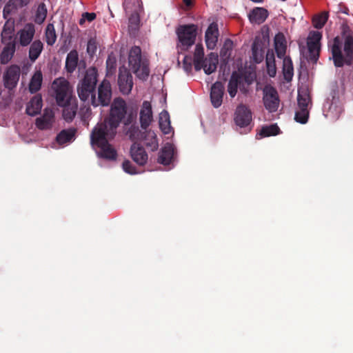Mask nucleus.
<instances>
[{"instance_id": "nucleus-6", "label": "nucleus", "mask_w": 353, "mask_h": 353, "mask_svg": "<svg viewBox=\"0 0 353 353\" xmlns=\"http://www.w3.org/2000/svg\"><path fill=\"white\" fill-rule=\"evenodd\" d=\"M98 71L95 67H90L85 71L83 79L77 85V92L81 101H86L95 93L97 83Z\"/></svg>"}, {"instance_id": "nucleus-19", "label": "nucleus", "mask_w": 353, "mask_h": 353, "mask_svg": "<svg viewBox=\"0 0 353 353\" xmlns=\"http://www.w3.org/2000/svg\"><path fill=\"white\" fill-rule=\"evenodd\" d=\"M219 63L218 55L210 52L199 64L201 69H203L207 74H210L216 71Z\"/></svg>"}, {"instance_id": "nucleus-38", "label": "nucleus", "mask_w": 353, "mask_h": 353, "mask_svg": "<svg viewBox=\"0 0 353 353\" xmlns=\"http://www.w3.org/2000/svg\"><path fill=\"white\" fill-rule=\"evenodd\" d=\"M142 139L145 141L146 146L150 148L152 151L157 150L159 145L154 132L151 130L147 131L144 133Z\"/></svg>"}, {"instance_id": "nucleus-51", "label": "nucleus", "mask_w": 353, "mask_h": 353, "mask_svg": "<svg viewBox=\"0 0 353 353\" xmlns=\"http://www.w3.org/2000/svg\"><path fill=\"white\" fill-rule=\"evenodd\" d=\"M97 50L96 42L93 39H90L87 45V52L89 54L93 55Z\"/></svg>"}, {"instance_id": "nucleus-31", "label": "nucleus", "mask_w": 353, "mask_h": 353, "mask_svg": "<svg viewBox=\"0 0 353 353\" xmlns=\"http://www.w3.org/2000/svg\"><path fill=\"white\" fill-rule=\"evenodd\" d=\"M281 132L280 128L276 123L269 125H264L261 128L259 133L256 134V138H263L270 136H276Z\"/></svg>"}, {"instance_id": "nucleus-32", "label": "nucleus", "mask_w": 353, "mask_h": 353, "mask_svg": "<svg viewBox=\"0 0 353 353\" xmlns=\"http://www.w3.org/2000/svg\"><path fill=\"white\" fill-rule=\"evenodd\" d=\"M75 133V128L63 130L57 134L56 140L60 145L70 142L74 138Z\"/></svg>"}, {"instance_id": "nucleus-18", "label": "nucleus", "mask_w": 353, "mask_h": 353, "mask_svg": "<svg viewBox=\"0 0 353 353\" xmlns=\"http://www.w3.org/2000/svg\"><path fill=\"white\" fill-rule=\"evenodd\" d=\"M54 117L52 110L45 109L43 115L36 119L37 128L41 130L50 129L54 121Z\"/></svg>"}, {"instance_id": "nucleus-28", "label": "nucleus", "mask_w": 353, "mask_h": 353, "mask_svg": "<svg viewBox=\"0 0 353 353\" xmlns=\"http://www.w3.org/2000/svg\"><path fill=\"white\" fill-rule=\"evenodd\" d=\"M5 46L0 54V62L1 64H7L13 57L16 50V42H8L4 43Z\"/></svg>"}, {"instance_id": "nucleus-34", "label": "nucleus", "mask_w": 353, "mask_h": 353, "mask_svg": "<svg viewBox=\"0 0 353 353\" xmlns=\"http://www.w3.org/2000/svg\"><path fill=\"white\" fill-rule=\"evenodd\" d=\"M283 61V74L285 80L288 82L292 81L294 75V67L291 58L285 57Z\"/></svg>"}, {"instance_id": "nucleus-35", "label": "nucleus", "mask_w": 353, "mask_h": 353, "mask_svg": "<svg viewBox=\"0 0 353 353\" xmlns=\"http://www.w3.org/2000/svg\"><path fill=\"white\" fill-rule=\"evenodd\" d=\"M43 49V44L40 40L34 41L29 49V59L31 61L34 62L40 56Z\"/></svg>"}, {"instance_id": "nucleus-44", "label": "nucleus", "mask_w": 353, "mask_h": 353, "mask_svg": "<svg viewBox=\"0 0 353 353\" xmlns=\"http://www.w3.org/2000/svg\"><path fill=\"white\" fill-rule=\"evenodd\" d=\"M310 101V97L309 94L306 92L301 93L299 92L297 96V102L299 108L307 109L308 104Z\"/></svg>"}, {"instance_id": "nucleus-41", "label": "nucleus", "mask_w": 353, "mask_h": 353, "mask_svg": "<svg viewBox=\"0 0 353 353\" xmlns=\"http://www.w3.org/2000/svg\"><path fill=\"white\" fill-rule=\"evenodd\" d=\"M46 41L48 46L54 44L57 40V34L54 26L52 23H48L46 28L45 32Z\"/></svg>"}, {"instance_id": "nucleus-22", "label": "nucleus", "mask_w": 353, "mask_h": 353, "mask_svg": "<svg viewBox=\"0 0 353 353\" xmlns=\"http://www.w3.org/2000/svg\"><path fill=\"white\" fill-rule=\"evenodd\" d=\"M30 0H9L3 10V17L8 19L12 13H16L19 8L27 6Z\"/></svg>"}, {"instance_id": "nucleus-26", "label": "nucleus", "mask_w": 353, "mask_h": 353, "mask_svg": "<svg viewBox=\"0 0 353 353\" xmlns=\"http://www.w3.org/2000/svg\"><path fill=\"white\" fill-rule=\"evenodd\" d=\"M274 48L278 58L283 59L286 52V40L282 32H279L274 37Z\"/></svg>"}, {"instance_id": "nucleus-5", "label": "nucleus", "mask_w": 353, "mask_h": 353, "mask_svg": "<svg viewBox=\"0 0 353 353\" xmlns=\"http://www.w3.org/2000/svg\"><path fill=\"white\" fill-rule=\"evenodd\" d=\"M128 64L137 78L143 81L148 79L150 74L149 61L145 57L142 56L139 46H134L130 50Z\"/></svg>"}, {"instance_id": "nucleus-23", "label": "nucleus", "mask_w": 353, "mask_h": 353, "mask_svg": "<svg viewBox=\"0 0 353 353\" xmlns=\"http://www.w3.org/2000/svg\"><path fill=\"white\" fill-rule=\"evenodd\" d=\"M174 149L172 144L167 143L161 148L159 153L157 162L164 165H168L171 163Z\"/></svg>"}, {"instance_id": "nucleus-47", "label": "nucleus", "mask_w": 353, "mask_h": 353, "mask_svg": "<svg viewBox=\"0 0 353 353\" xmlns=\"http://www.w3.org/2000/svg\"><path fill=\"white\" fill-rule=\"evenodd\" d=\"M122 167L123 170L130 174H136L138 173L136 167L129 160L124 161Z\"/></svg>"}, {"instance_id": "nucleus-53", "label": "nucleus", "mask_w": 353, "mask_h": 353, "mask_svg": "<svg viewBox=\"0 0 353 353\" xmlns=\"http://www.w3.org/2000/svg\"><path fill=\"white\" fill-rule=\"evenodd\" d=\"M183 3L188 7L192 5V0H183Z\"/></svg>"}, {"instance_id": "nucleus-16", "label": "nucleus", "mask_w": 353, "mask_h": 353, "mask_svg": "<svg viewBox=\"0 0 353 353\" xmlns=\"http://www.w3.org/2000/svg\"><path fill=\"white\" fill-rule=\"evenodd\" d=\"M139 114L141 126L142 129L146 130L153 119L152 105L149 101L143 102Z\"/></svg>"}, {"instance_id": "nucleus-49", "label": "nucleus", "mask_w": 353, "mask_h": 353, "mask_svg": "<svg viewBox=\"0 0 353 353\" xmlns=\"http://www.w3.org/2000/svg\"><path fill=\"white\" fill-rule=\"evenodd\" d=\"M137 119V112L131 111L127 114L126 118L123 119L124 125L127 126L132 124L133 122L136 121Z\"/></svg>"}, {"instance_id": "nucleus-3", "label": "nucleus", "mask_w": 353, "mask_h": 353, "mask_svg": "<svg viewBox=\"0 0 353 353\" xmlns=\"http://www.w3.org/2000/svg\"><path fill=\"white\" fill-rule=\"evenodd\" d=\"M343 35L344 36L343 51L345 56L342 53V41L339 37H336L333 39L330 48L334 65L337 68H341L344 64L350 65L353 63V37L351 34H346L345 30H343Z\"/></svg>"}, {"instance_id": "nucleus-33", "label": "nucleus", "mask_w": 353, "mask_h": 353, "mask_svg": "<svg viewBox=\"0 0 353 353\" xmlns=\"http://www.w3.org/2000/svg\"><path fill=\"white\" fill-rule=\"evenodd\" d=\"M267 72L270 77H275L276 67L275 63L274 54L272 50H268L265 57Z\"/></svg>"}, {"instance_id": "nucleus-25", "label": "nucleus", "mask_w": 353, "mask_h": 353, "mask_svg": "<svg viewBox=\"0 0 353 353\" xmlns=\"http://www.w3.org/2000/svg\"><path fill=\"white\" fill-rule=\"evenodd\" d=\"M43 101L40 94L34 96L26 105V113L30 116H35L40 113Z\"/></svg>"}, {"instance_id": "nucleus-1", "label": "nucleus", "mask_w": 353, "mask_h": 353, "mask_svg": "<svg viewBox=\"0 0 353 353\" xmlns=\"http://www.w3.org/2000/svg\"><path fill=\"white\" fill-rule=\"evenodd\" d=\"M52 88L55 92L57 105L63 108V119L68 122L72 121L77 114L78 105L76 99L69 91L68 82L64 79H55Z\"/></svg>"}, {"instance_id": "nucleus-24", "label": "nucleus", "mask_w": 353, "mask_h": 353, "mask_svg": "<svg viewBox=\"0 0 353 353\" xmlns=\"http://www.w3.org/2000/svg\"><path fill=\"white\" fill-rule=\"evenodd\" d=\"M14 21L12 19H7L1 32V42L7 43L8 42H15L14 38Z\"/></svg>"}, {"instance_id": "nucleus-11", "label": "nucleus", "mask_w": 353, "mask_h": 353, "mask_svg": "<svg viewBox=\"0 0 353 353\" xmlns=\"http://www.w3.org/2000/svg\"><path fill=\"white\" fill-rule=\"evenodd\" d=\"M263 103L270 112H274L279 105V97L276 90L272 87H265L263 90Z\"/></svg>"}, {"instance_id": "nucleus-46", "label": "nucleus", "mask_w": 353, "mask_h": 353, "mask_svg": "<svg viewBox=\"0 0 353 353\" xmlns=\"http://www.w3.org/2000/svg\"><path fill=\"white\" fill-rule=\"evenodd\" d=\"M328 19L327 14H322L320 15L315 16L312 19V24L316 29L322 28L326 23Z\"/></svg>"}, {"instance_id": "nucleus-52", "label": "nucleus", "mask_w": 353, "mask_h": 353, "mask_svg": "<svg viewBox=\"0 0 353 353\" xmlns=\"http://www.w3.org/2000/svg\"><path fill=\"white\" fill-rule=\"evenodd\" d=\"M84 16L87 19L88 21H92L96 18V14L94 12H85Z\"/></svg>"}, {"instance_id": "nucleus-21", "label": "nucleus", "mask_w": 353, "mask_h": 353, "mask_svg": "<svg viewBox=\"0 0 353 353\" xmlns=\"http://www.w3.org/2000/svg\"><path fill=\"white\" fill-rule=\"evenodd\" d=\"M269 15L268 11L261 7H256L251 10L248 14V19L251 23L261 24Z\"/></svg>"}, {"instance_id": "nucleus-39", "label": "nucleus", "mask_w": 353, "mask_h": 353, "mask_svg": "<svg viewBox=\"0 0 353 353\" xmlns=\"http://www.w3.org/2000/svg\"><path fill=\"white\" fill-rule=\"evenodd\" d=\"M204 50L201 45L197 44L195 47L194 53V69L196 71L201 70L200 63L204 59Z\"/></svg>"}, {"instance_id": "nucleus-30", "label": "nucleus", "mask_w": 353, "mask_h": 353, "mask_svg": "<svg viewBox=\"0 0 353 353\" xmlns=\"http://www.w3.org/2000/svg\"><path fill=\"white\" fill-rule=\"evenodd\" d=\"M159 127L162 132L168 134L173 132V129L170 125V114L168 111L163 110L159 114Z\"/></svg>"}, {"instance_id": "nucleus-15", "label": "nucleus", "mask_w": 353, "mask_h": 353, "mask_svg": "<svg viewBox=\"0 0 353 353\" xmlns=\"http://www.w3.org/2000/svg\"><path fill=\"white\" fill-rule=\"evenodd\" d=\"M130 156L132 160L139 165H144L148 159L144 148L137 143H134L130 148Z\"/></svg>"}, {"instance_id": "nucleus-50", "label": "nucleus", "mask_w": 353, "mask_h": 353, "mask_svg": "<svg viewBox=\"0 0 353 353\" xmlns=\"http://www.w3.org/2000/svg\"><path fill=\"white\" fill-rule=\"evenodd\" d=\"M192 59L190 57L185 56L183 60V68L187 73L192 71Z\"/></svg>"}, {"instance_id": "nucleus-42", "label": "nucleus", "mask_w": 353, "mask_h": 353, "mask_svg": "<svg viewBox=\"0 0 353 353\" xmlns=\"http://www.w3.org/2000/svg\"><path fill=\"white\" fill-rule=\"evenodd\" d=\"M126 134L132 141H137L143 139L144 133H142L138 125L132 124L126 132Z\"/></svg>"}, {"instance_id": "nucleus-17", "label": "nucleus", "mask_w": 353, "mask_h": 353, "mask_svg": "<svg viewBox=\"0 0 353 353\" xmlns=\"http://www.w3.org/2000/svg\"><path fill=\"white\" fill-rule=\"evenodd\" d=\"M35 34V28L32 23H27L23 29L17 32L19 39V43L21 46H28Z\"/></svg>"}, {"instance_id": "nucleus-8", "label": "nucleus", "mask_w": 353, "mask_h": 353, "mask_svg": "<svg viewBox=\"0 0 353 353\" xmlns=\"http://www.w3.org/2000/svg\"><path fill=\"white\" fill-rule=\"evenodd\" d=\"M322 34L319 31L310 32L307 39V46L308 50L307 59L310 61L316 63L319 57L321 50V40Z\"/></svg>"}, {"instance_id": "nucleus-43", "label": "nucleus", "mask_w": 353, "mask_h": 353, "mask_svg": "<svg viewBox=\"0 0 353 353\" xmlns=\"http://www.w3.org/2000/svg\"><path fill=\"white\" fill-rule=\"evenodd\" d=\"M117 68V59L114 57L109 55L106 60V76H112Z\"/></svg>"}, {"instance_id": "nucleus-2", "label": "nucleus", "mask_w": 353, "mask_h": 353, "mask_svg": "<svg viewBox=\"0 0 353 353\" xmlns=\"http://www.w3.org/2000/svg\"><path fill=\"white\" fill-rule=\"evenodd\" d=\"M126 114L125 101L121 98H117L111 105L109 115L104 119L103 122L97 123L94 128H101L102 130L108 132L107 134L110 137L116 136L117 128Z\"/></svg>"}, {"instance_id": "nucleus-27", "label": "nucleus", "mask_w": 353, "mask_h": 353, "mask_svg": "<svg viewBox=\"0 0 353 353\" xmlns=\"http://www.w3.org/2000/svg\"><path fill=\"white\" fill-rule=\"evenodd\" d=\"M79 53L77 50H71L66 57L65 69L69 74H72L79 63Z\"/></svg>"}, {"instance_id": "nucleus-40", "label": "nucleus", "mask_w": 353, "mask_h": 353, "mask_svg": "<svg viewBox=\"0 0 353 353\" xmlns=\"http://www.w3.org/2000/svg\"><path fill=\"white\" fill-rule=\"evenodd\" d=\"M47 12L46 5L44 3H39L34 16V22L37 24L43 23L46 18Z\"/></svg>"}, {"instance_id": "nucleus-14", "label": "nucleus", "mask_w": 353, "mask_h": 353, "mask_svg": "<svg viewBox=\"0 0 353 353\" xmlns=\"http://www.w3.org/2000/svg\"><path fill=\"white\" fill-rule=\"evenodd\" d=\"M225 87L222 82L216 81L210 89V101L214 108H219L223 103Z\"/></svg>"}, {"instance_id": "nucleus-7", "label": "nucleus", "mask_w": 353, "mask_h": 353, "mask_svg": "<svg viewBox=\"0 0 353 353\" xmlns=\"http://www.w3.org/2000/svg\"><path fill=\"white\" fill-rule=\"evenodd\" d=\"M198 28L195 24L180 25L176 30L178 38L177 48L186 51L194 44Z\"/></svg>"}, {"instance_id": "nucleus-37", "label": "nucleus", "mask_w": 353, "mask_h": 353, "mask_svg": "<svg viewBox=\"0 0 353 353\" xmlns=\"http://www.w3.org/2000/svg\"><path fill=\"white\" fill-rule=\"evenodd\" d=\"M43 75L41 71H37L32 77L29 83V91L34 94L38 92L41 87Z\"/></svg>"}, {"instance_id": "nucleus-13", "label": "nucleus", "mask_w": 353, "mask_h": 353, "mask_svg": "<svg viewBox=\"0 0 353 353\" xmlns=\"http://www.w3.org/2000/svg\"><path fill=\"white\" fill-rule=\"evenodd\" d=\"M234 119L236 125L241 128L246 127L252 121V112L245 105L240 104L236 107Z\"/></svg>"}, {"instance_id": "nucleus-10", "label": "nucleus", "mask_w": 353, "mask_h": 353, "mask_svg": "<svg viewBox=\"0 0 353 353\" xmlns=\"http://www.w3.org/2000/svg\"><path fill=\"white\" fill-rule=\"evenodd\" d=\"M117 83L119 91L123 94H129L134 85L133 77L125 66L119 68Z\"/></svg>"}, {"instance_id": "nucleus-45", "label": "nucleus", "mask_w": 353, "mask_h": 353, "mask_svg": "<svg viewBox=\"0 0 353 353\" xmlns=\"http://www.w3.org/2000/svg\"><path fill=\"white\" fill-rule=\"evenodd\" d=\"M308 117V109L299 108V110L296 111L295 113L294 119L296 120V122L305 124L307 122Z\"/></svg>"}, {"instance_id": "nucleus-9", "label": "nucleus", "mask_w": 353, "mask_h": 353, "mask_svg": "<svg viewBox=\"0 0 353 353\" xmlns=\"http://www.w3.org/2000/svg\"><path fill=\"white\" fill-rule=\"evenodd\" d=\"M112 98V88L109 81L103 79L98 87V98L95 94L92 96V105L94 107L108 106Z\"/></svg>"}, {"instance_id": "nucleus-4", "label": "nucleus", "mask_w": 353, "mask_h": 353, "mask_svg": "<svg viewBox=\"0 0 353 353\" xmlns=\"http://www.w3.org/2000/svg\"><path fill=\"white\" fill-rule=\"evenodd\" d=\"M101 128H93L90 134V143L92 146L99 148V155L103 159L108 160H116L117 152L116 150L109 143L115 136L110 137Z\"/></svg>"}, {"instance_id": "nucleus-36", "label": "nucleus", "mask_w": 353, "mask_h": 353, "mask_svg": "<svg viewBox=\"0 0 353 353\" xmlns=\"http://www.w3.org/2000/svg\"><path fill=\"white\" fill-rule=\"evenodd\" d=\"M263 44L261 41L255 40L252 46V57L254 61L259 63L264 58V49L263 47Z\"/></svg>"}, {"instance_id": "nucleus-12", "label": "nucleus", "mask_w": 353, "mask_h": 353, "mask_svg": "<svg viewBox=\"0 0 353 353\" xmlns=\"http://www.w3.org/2000/svg\"><path fill=\"white\" fill-rule=\"evenodd\" d=\"M21 69L17 65H12L8 68L3 74V83L5 88L12 90L18 83Z\"/></svg>"}, {"instance_id": "nucleus-20", "label": "nucleus", "mask_w": 353, "mask_h": 353, "mask_svg": "<svg viewBox=\"0 0 353 353\" xmlns=\"http://www.w3.org/2000/svg\"><path fill=\"white\" fill-rule=\"evenodd\" d=\"M219 30L218 26L215 23H212L206 30L205 39L207 48L214 49L218 40Z\"/></svg>"}, {"instance_id": "nucleus-29", "label": "nucleus", "mask_w": 353, "mask_h": 353, "mask_svg": "<svg viewBox=\"0 0 353 353\" xmlns=\"http://www.w3.org/2000/svg\"><path fill=\"white\" fill-rule=\"evenodd\" d=\"M241 78V75L236 71H234L230 76L228 84V92L231 98H234L237 93Z\"/></svg>"}, {"instance_id": "nucleus-48", "label": "nucleus", "mask_w": 353, "mask_h": 353, "mask_svg": "<svg viewBox=\"0 0 353 353\" xmlns=\"http://www.w3.org/2000/svg\"><path fill=\"white\" fill-rule=\"evenodd\" d=\"M139 17L137 13L132 14L129 18V28L132 29H137L139 24Z\"/></svg>"}]
</instances>
